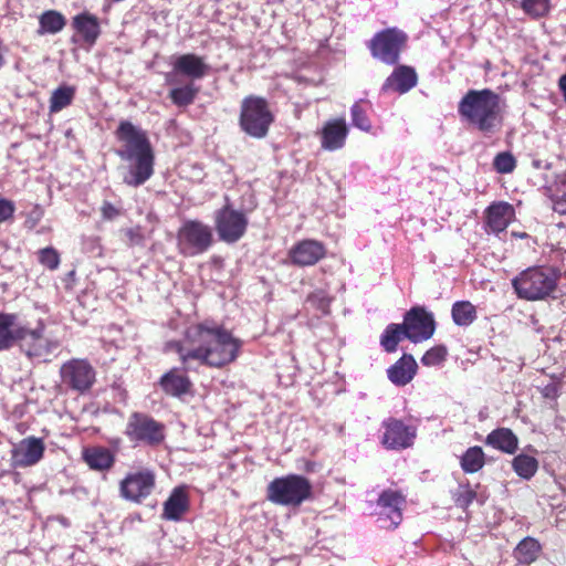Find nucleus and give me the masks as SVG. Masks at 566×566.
Masks as SVG:
<instances>
[{"instance_id":"obj_2","label":"nucleus","mask_w":566,"mask_h":566,"mask_svg":"<svg viewBox=\"0 0 566 566\" xmlns=\"http://www.w3.org/2000/svg\"><path fill=\"white\" fill-rule=\"evenodd\" d=\"M114 135L122 144L116 155L128 163L123 182L133 188L144 185L155 172V151L147 133L129 120H120Z\"/></svg>"},{"instance_id":"obj_50","label":"nucleus","mask_w":566,"mask_h":566,"mask_svg":"<svg viewBox=\"0 0 566 566\" xmlns=\"http://www.w3.org/2000/svg\"><path fill=\"white\" fill-rule=\"evenodd\" d=\"M559 390L560 388L558 384L551 382L541 389V394L546 399L556 400L559 396Z\"/></svg>"},{"instance_id":"obj_47","label":"nucleus","mask_w":566,"mask_h":566,"mask_svg":"<svg viewBox=\"0 0 566 566\" xmlns=\"http://www.w3.org/2000/svg\"><path fill=\"white\" fill-rule=\"evenodd\" d=\"M123 233L128 247L143 245L145 242L144 230L139 224L124 229Z\"/></svg>"},{"instance_id":"obj_9","label":"nucleus","mask_w":566,"mask_h":566,"mask_svg":"<svg viewBox=\"0 0 566 566\" xmlns=\"http://www.w3.org/2000/svg\"><path fill=\"white\" fill-rule=\"evenodd\" d=\"M408 35L397 29L388 28L377 32L368 42L367 46L374 59L388 65H395L406 48Z\"/></svg>"},{"instance_id":"obj_52","label":"nucleus","mask_w":566,"mask_h":566,"mask_svg":"<svg viewBox=\"0 0 566 566\" xmlns=\"http://www.w3.org/2000/svg\"><path fill=\"white\" fill-rule=\"evenodd\" d=\"M319 469V464L315 461L311 460H304V467L303 470L306 473H313L316 472Z\"/></svg>"},{"instance_id":"obj_21","label":"nucleus","mask_w":566,"mask_h":566,"mask_svg":"<svg viewBox=\"0 0 566 566\" xmlns=\"http://www.w3.org/2000/svg\"><path fill=\"white\" fill-rule=\"evenodd\" d=\"M188 369L174 367L166 371L158 381L160 389L170 397L180 398L191 392L192 381L187 375Z\"/></svg>"},{"instance_id":"obj_54","label":"nucleus","mask_w":566,"mask_h":566,"mask_svg":"<svg viewBox=\"0 0 566 566\" xmlns=\"http://www.w3.org/2000/svg\"><path fill=\"white\" fill-rule=\"evenodd\" d=\"M6 63V59H4V54H3V43H2V40L0 39V69L3 67Z\"/></svg>"},{"instance_id":"obj_11","label":"nucleus","mask_w":566,"mask_h":566,"mask_svg":"<svg viewBox=\"0 0 566 566\" xmlns=\"http://www.w3.org/2000/svg\"><path fill=\"white\" fill-rule=\"evenodd\" d=\"M156 488V474L148 468L128 472L119 482V494L128 502L140 504Z\"/></svg>"},{"instance_id":"obj_16","label":"nucleus","mask_w":566,"mask_h":566,"mask_svg":"<svg viewBox=\"0 0 566 566\" xmlns=\"http://www.w3.org/2000/svg\"><path fill=\"white\" fill-rule=\"evenodd\" d=\"M45 452L43 439L33 436L22 439L11 450V461L14 468H29L39 463Z\"/></svg>"},{"instance_id":"obj_42","label":"nucleus","mask_w":566,"mask_h":566,"mask_svg":"<svg viewBox=\"0 0 566 566\" xmlns=\"http://www.w3.org/2000/svg\"><path fill=\"white\" fill-rule=\"evenodd\" d=\"M447 355L448 349L444 345H436L423 354L421 364L427 367L438 366L446 360Z\"/></svg>"},{"instance_id":"obj_22","label":"nucleus","mask_w":566,"mask_h":566,"mask_svg":"<svg viewBox=\"0 0 566 566\" xmlns=\"http://www.w3.org/2000/svg\"><path fill=\"white\" fill-rule=\"evenodd\" d=\"M418 83V75L413 67L408 65L397 66L386 78L381 86L384 93L396 92L405 94L413 88Z\"/></svg>"},{"instance_id":"obj_30","label":"nucleus","mask_w":566,"mask_h":566,"mask_svg":"<svg viewBox=\"0 0 566 566\" xmlns=\"http://www.w3.org/2000/svg\"><path fill=\"white\" fill-rule=\"evenodd\" d=\"M76 95V87L73 85L62 84L55 88L49 99V113L56 114L70 106Z\"/></svg>"},{"instance_id":"obj_26","label":"nucleus","mask_w":566,"mask_h":566,"mask_svg":"<svg viewBox=\"0 0 566 566\" xmlns=\"http://www.w3.org/2000/svg\"><path fill=\"white\" fill-rule=\"evenodd\" d=\"M189 510V496L184 486L172 490L164 503L163 518L168 521H180Z\"/></svg>"},{"instance_id":"obj_19","label":"nucleus","mask_w":566,"mask_h":566,"mask_svg":"<svg viewBox=\"0 0 566 566\" xmlns=\"http://www.w3.org/2000/svg\"><path fill=\"white\" fill-rule=\"evenodd\" d=\"M515 219L514 207L506 201L492 202L484 210V228L486 232L499 234L507 229Z\"/></svg>"},{"instance_id":"obj_49","label":"nucleus","mask_w":566,"mask_h":566,"mask_svg":"<svg viewBox=\"0 0 566 566\" xmlns=\"http://www.w3.org/2000/svg\"><path fill=\"white\" fill-rule=\"evenodd\" d=\"M15 207L14 203L7 199H0V223L13 217Z\"/></svg>"},{"instance_id":"obj_45","label":"nucleus","mask_w":566,"mask_h":566,"mask_svg":"<svg viewBox=\"0 0 566 566\" xmlns=\"http://www.w3.org/2000/svg\"><path fill=\"white\" fill-rule=\"evenodd\" d=\"M39 262L46 269L54 271L60 265V254L54 248H43L38 252Z\"/></svg>"},{"instance_id":"obj_55","label":"nucleus","mask_w":566,"mask_h":566,"mask_svg":"<svg viewBox=\"0 0 566 566\" xmlns=\"http://www.w3.org/2000/svg\"><path fill=\"white\" fill-rule=\"evenodd\" d=\"M512 237H514V238H520V239H526V238H528L530 235H528V233H526V232H516V231H513V232H512Z\"/></svg>"},{"instance_id":"obj_20","label":"nucleus","mask_w":566,"mask_h":566,"mask_svg":"<svg viewBox=\"0 0 566 566\" xmlns=\"http://www.w3.org/2000/svg\"><path fill=\"white\" fill-rule=\"evenodd\" d=\"M406 503L405 495L397 490H385L377 500L380 515L389 521L388 527L396 528L402 521V507Z\"/></svg>"},{"instance_id":"obj_34","label":"nucleus","mask_w":566,"mask_h":566,"mask_svg":"<svg viewBox=\"0 0 566 566\" xmlns=\"http://www.w3.org/2000/svg\"><path fill=\"white\" fill-rule=\"evenodd\" d=\"M403 338H407V332H405L402 324L391 323L387 325L381 334L380 345L385 352L394 353Z\"/></svg>"},{"instance_id":"obj_36","label":"nucleus","mask_w":566,"mask_h":566,"mask_svg":"<svg viewBox=\"0 0 566 566\" xmlns=\"http://www.w3.org/2000/svg\"><path fill=\"white\" fill-rule=\"evenodd\" d=\"M460 464L465 473H476L485 464V453L481 447H470L461 457Z\"/></svg>"},{"instance_id":"obj_31","label":"nucleus","mask_w":566,"mask_h":566,"mask_svg":"<svg viewBox=\"0 0 566 566\" xmlns=\"http://www.w3.org/2000/svg\"><path fill=\"white\" fill-rule=\"evenodd\" d=\"M542 552L539 542L531 536L523 538L514 549V557L520 564L530 565L534 563Z\"/></svg>"},{"instance_id":"obj_17","label":"nucleus","mask_w":566,"mask_h":566,"mask_svg":"<svg viewBox=\"0 0 566 566\" xmlns=\"http://www.w3.org/2000/svg\"><path fill=\"white\" fill-rule=\"evenodd\" d=\"M326 247L314 239H304L289 250V258L293 265L304 268L313 266L326 256Z\"/></svg>"},{"instance_id":"obj_41","label":"nucleus","mask_w":566,"mask_h":566,"mask_svg":"<svg viewBox=\"0 0 566 566\" xmlns=\"http://www.w3.org/2000/svg\"><path fill=\"white\" fill-rule=\"evenodd\" d=\"M306 302L324 315H327L331 312L332 297H329L327 292L324 290H315L310 293L306 297Z\"/></svg>"},{"instance_id":"obj_14","label":"nucleus","mask_w":566,"mask_h":566,"mask_svg":"<svg viewBox=\"0 0 566 566\" xmlns=\"http://www.w3.org/2000/svg\"><path fill=\"white\" fill-rule=\"evenodd\" d=\"M401 324L405 332H407V339L412 343H420L429 339L436 331L433 315L421 306H413L407 311Z\"/></svg>"},{"instance_id":"obj_23","label":"nucleus","mask_w":566,"mask_h":566,"mask_svg":"<svg viewBox=\"0 0 566 566\" xmlns=\"http://www.w3.org/2000/svg\"><path fill=\"white\" fill-rule=\"evenodd\" d=\"M348 127L344 117L327 120L321 130L322 148L336 150L345 145Z\"/></svg>"},{"instance_id":"obj_8","label":"nucleus","mask_w":566,"mask_h":566,"mask_svg":"<svg viewBox=\"0 0 566 566\" xmlns=\"http://www.w3.org/2000/svg\"><path fill=\"white\" fill-rule=\"evenodd\" d=\"M213 243L212 229L199 220H187L177 232V248L184 256L205 253Z\"/></svg>"},{"instance_id":"obj_13","label":"nucleus","mask_w":566,"mask_h":566,"mask_svg":"<svg viewBox=\"0 0 566 566\" xmlns=\"http://www.w3.org/2000/svg\"><path fill=\"white\" fill-rule=\"evenodd\" d=\"M380 443L387 450H405L413 446L417 428L403 420L389 417L381 422Z\"/></svg>"},{"instance_id":"obj_4","label":"nucleus","mask_w":566,"mask_h":566,"mask_svg":"<svg viewBox=\"0 0 566 566\" xmlns=\"http://www.w3.org/2000/svg\"><path fill=\"white\" fill-rule=\"evenodd\" d=\"M559 274L553 268L530 266L512 280V287L518 298L525 301H543L557 289Z\"/></svg>"},{"instance_id":"obj_29","label":"nucleus","mask_w":566,"mask_h":566,"mask_svg":"<svg viewBox=\"0 0 566 566\" xmlns=\"http://www.w3.org/2000/svg\"><path fill=\"white\" fill-rule=\"evenodd\" d=\"M83 460L91 470L108 471L115 463L114 454L104 447H93L83 451Z\"/></svg>"},{"instance_id":"obj_10","label":"nucleus","mask_w":566,"mask_h":566,"mask_svg":"<svg viewBox=\"0 0 566 566\" xmlns=\"http://www.w3.org/2000/svg\"><path fill=\"white\" fill-rule=\"evenodd\" d=\"M60 378L66 389L85 395L96 382V370L86 358H71L60 367Z\"/></svg>"},{"instance_id":"obj_33","label":"nucleus","mask_w":566,"mask_h":566,"mask_svg":"<svg viewBox=\"0 0 566 566\" xmlns=\"http://www.w3.org/2000/svg\"><path fill=\"white\" fill-rule=\"evenodd\" d=\"M200 87L189 82L182 86L171 88L169 91V98L174 105L178 107H187L191 105L197 98Z\"/></svg>"},{"instance_id":"obj_28","label":"nucleus","mask_w":566,"mask_h":566,"mask_svg":"<svg viewBox=\"0 0 566 566\" xmlns=\"http://www.w3.org/2000/svg\"><path fill=\"white\" fill-rule=\"evenodd\" d=\"M485 444L506 454H514L518 449V438L505 427L492 430L485 438Z\"/></svg>"},{"instance_id":"obj_1","label":"nucleus","mask_w":566,"mask_h":566,"mask_svg":"<svg viewBox=\"0 0 566 566\" xmlns=\"http://www.w3.org/2000/svg\"><path fill=\"white\" fill-rule=\"evenodd\" d=\"M185 339L196 346V360L200 365L218 369L232 364L243 345L230 331L208 319L189 326Z\"/></svg>"},{"instance_id":"obj_5","label":"nucleus","mask_w":566,"mask_h":566,"mask_svg":"<svg viewBox=\"0 0 566 566\" xmlns=\"http://www.w3.org/2000/svg\"><path fill=\"white\" fill-rule=\"evenodd\" d=\"M273 122L274 115L266 98L253 94L243 97L239 116V126L243 133L256 139L264 138Z\"/></svg>"},{"instance_id":"obj_3","label":"nucleus","mask_w":566,"mask_h":566,"mask_svg":"<svg viewBox=\"0 0 566 566\" xmlns=\"http://www.w3.org/2000/svg\"><path fill=\"white\" fill-rule=\"evenodd\" d=\"M505 108V99L491 88L469 90L458 103L461 120L483 136H492L502 129Z\"/></svg>"},{"instance_id":"obj_46","label":"nucleus","mask_w":566,"mask_h":566,"mask_svg":"<svg viewBox=\"0 0 566 566\" xmlns=\"http://www.w3.org/2000/svg\"><path fill=\"white\" fill-rule=\"evenodd\" d=\"M553 210L566 216V178L560 180L556 192L552 196Z\"/></svg>"},{"instance_id":"obj_43","label":"nucleus","mask_w":566,"mask_h":566,"mask_svg":"<svg viewBox=\"0 0 566 566\" xmlns=\"http://www.w3.org/2000/svg\"><path fill=\"white\" fill-rule=\"evenodd\" d=\"M493 167L499 174H511L516 168V159L512 153L502 151L494 157Z\"/></svg>"},{"instance_id":"obj_24","label":"nucleus","mask_w":566,"mask_h":566,"mask_svg":"<svg viewBox=\"0 0 566 566\" xmlns=\"http://www.w3.org/2000/svg\"><path fill=\"white\" fill-rule=\"evenodd\" d=\"M418 365L410 354H403L387 369L389 380L399 387L409 384L417 374Z\"/></svg>"},{"instance_id":"obj_7","label":"nucleus","mask_w":566,"mask_h":566,"mask_svg":"<svg viewBox=\"0 0 566 566\" xmlns=\"http://www.w3.org/2000/svg\"><path fill=\"white\" fill-rule=\"evenodd\" d=\"M124 433L136 446L156 448L166 439V426L148 413L134 411L127 419Z\"/></svg>"},{"instance_id":"obj_25","label":"nucleus","mask_w":566,"mask_h":566,"mask_svg":"<svg viewBox=\"0 0 566 566\" xmlns=\"http://www.w3.org/2000/svg\"><path fill=\"white\" fill-rule=\"evenodd\" d=\"M172 65L175 72L192 80L205 77L209 71V66L205 63L203 57L193 53L179 55Z\"/></svg>"},{"instance_id":"obj_38","label":"nucleus","mask_w":566,"mask_h":566,"mask_svg":"<svg viewBox=\"0 0 566 566\" xmlns=\"http://www.w3.org/2000/svg\"><path fill=\"white\" fill-rule=\"evenodd\" d=\"M369 107L368 102L359 101L350 108L353 125L364 132H370L371 129V122L367 115Z\"/></svg>"},{"instance_id":"obj_32","label":"nucleus","mask_w":566,"mask_h":566,"mask_svg":"<svg viewBox=\"0 0 566 566\" xmlns=\"http://www.w3.org/2000/svg\"><path fill=\"white\" fill-rule=\"evenodd\" d=\"M66 24L65 17L56 10H46L39 17L38 34H55L64 29Z\"/></svg>"},{"instance_id":"obj_15","label":"nucleus","mask_w":566,"mask_h":566,"mask_svg":"<svg viewBox=\"0 0 566 566\" xmlns=\"http://www.w3.org/2000/svg\"><path fill=\"white\" fill-rule=\"evenodd\" d=\"M21 352L24 353L29 358H40L51 355L56 348H59V340H52L44 337V325L39 324L34 329H31L23 325V332L21 338L17 344Z\"/></svg>"},{"instance_id":"obj_37","label":"nucleus","mask_w":566,"mask_h":566,"mask_svg":"<svg viewBox=\"0 0 566 566\" xmlns=\"http://www.w3.org/2000/svg\"><path fill=\"white\" fill-rule=\"evenodd\" d=\"M512 468L520 478L531 480L538 470V461L532 455L521 453L513 458Z\"/></svg>"},{"instance_id":"obj_35","label":"nucleus","mask_w":566,"mask_h":566,"mask_svg":"<svg viewBox=\"0 0 566 566\" xmlns=\"http://www.w3.org/2000/svg\"><path fill=\"white\" fill-rule=\"evenodd\" d=\"M452 319L458 326H469L478 317L476 308L470 301H458L451 308Z\"/></svg>"},{"instance_id":"obj_12","label":"nucleus","mask_w":566,"mask_h":566,"mask_svg":"<svg viewBox=\"0 0 566 566\" xmlns=\"http://www.w3.org/2000/svg\"><path fill=\"white\" fill-rule=\"evenodd\" d=\"M249 221L244 212L223 206L216 212L214 227L219 239L227 243L239 241L247 232Z\"/></svg>"},{"instance_id":"obj_39","label":"nucleus","mask_w":566,"mask_h":566,"mask_svg":"<svg viewBox=\"0 0 566 566\" xmlns=\"http://www.w3.org/2000/svg\"><path fill=\"white\" fill-rule=\"evenodd\" d=\"M167 348L178 354L179 360L182 366H185V369H189V363L196 360V346L188 345L185 338L184 342L175 340L168 343Z\"/></svg>"},{"instance_id":"obj_51","label":"nucleus","mask_w":566,"mask_h":566,"mask_svg":"<svg viewBox=\"0 0 566 566\" xmlns=\"http://www.w3.org/2000/svg\"><path fill=\"white\" fill-rule=\"evenodd\" d=\"M532 166L536 169H551L552 168V163H549L547 159H542V158H534L532 160Z\"/></svg>"},{"instance_id":"obj_40","label":"nucleus","mask_w":566,"mask_h":566,"mask_svg":"<svg viewBox=\"0 0 566 566\" xmlns=\"http://www.w3.org/2000/svg\"><path fill=\"white\" fill-rule=\"evenodd\" d=\"M522 9L533 19L544 18L551 11V0H522Z\"/></svg>"},{"instance_id":"obj_48","label":"nucleus","mask_w":566,"mask_h":566,"mask_svg":"<svg viewBox=\"0 0 566 566\" xmlns=\"http://www.w3.org/2000/svg\"><path fill=\"white\" fill-rule=\"evenodd\" d=\"M103 220L105 221H112L119 216H122V209L114 206L112 202L104 200L101 208H99Z\"/></svg>"},{"instance_id":"obj_53","label":"nucleus","mask_w":566,"mask_h":566,"mask_svg":"<svg viewBox=\"0 0 566 566\" xmlns=\"http://www.w3.org/2000/svg\"><path fill=\"white\" fill-rule=\"evenodd\" d=\"M558 86L563 94L564 101L566 102V73L559 77Z\"/></svg>"},{"instance_id":"obj_27","label":"nucleus","mask_w":566,"mask_h":566,"mask_svg":"<svg viewBox=\"0 0 566 566\" xmlns=\"http://www.w3.org/2000/svg\"><path fill=\"white\" fill-rule=\"evenodd\" d=\"M18 315L14 313H0V352L12 348L23 332V325H18Z\"/></svg>"},{"instance_id":"obj_44","label":"nucleus","mask_w":566,"mask_h":566,"mask_svg":"<svg viewBox=\"0 0 566 566\" xmlns=\"http://www.w3.org/2000/svg\"><path fill=\"white\" fill-rule=\"evenodd\" d=\"M476 497V492L470 486L469 483L460 485L453 493L452 499L458 507L467 510Z\"/></svg>"},{"instance_id":"obj_18","label":"nucleus","mask_w":566,"mask_h":566,"mask_svg":"<svg viewBox=\"0 0 566 566\" xmlns=\"http://www.w3.org/2000/svg\"><path fill=\"white\" fill-rule=\"evenodd\" d=\"M71 25L74 30V35L72 38L74 43L81 41L87 46H93L102 33L99 19L88 11L74 15L72 18Z\"/></svg>"},{"instance_id":"obj_6","label":"nucleus","mask_w":566,"mask_h":566,"mask_svg":"<svg viewBox=\"0 0 566 566\" xmlns=\"http://www.w3.org/2000/svg\"><path fill=\"white\" fill-rule=\"evenodd\" d=\"M311 496L310 480L298 474L275 478L266 488V500L277 505L297 507Z\"/></svg>"}]
</instances>
